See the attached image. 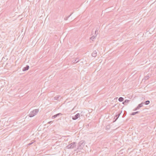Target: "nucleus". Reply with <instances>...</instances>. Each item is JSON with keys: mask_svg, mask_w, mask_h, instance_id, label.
Here are the masks:
<instances>
[{"mask_svg": "<svg viewBox=\"0 0 156 156\" xmlns=\"http://www.w3.org/2000/svg\"><path fill=\"white\" fill-rule=\"evenodd\" d=\"M29 66L27 65V66H26V67L23 68V71H24L27 70L29 69Z\"/></svg>", "mask_w": 156, "mask_h": 156, "instance_id": "6e6552de", "label": "nucleus"}, {"mask_svg": "<svg viewBox=\"0 0 156 156\" xmlns=\"http://www.w3.org/2000/svg\"><path fill=\"white\" fill-rule=\"evenodd\" d=\"M51 122V121L49 122H48V123L49 124V123H50Z\"/></svg>", "mask_w": 156, "mask_h": 156, "instance_id": "5701e85b", "label": "nucleus"}, {"mask_svg": "<svg viewBox=\"0 0 156 156\" xmlns=\"http://www.w3.org/2000/svg\"><path fill=\"white\" fill-rule=\"evenodd\" d=\"M139 112L137 111L135 112H133L131 113V115H134L137 114Z\"/></svg>", "mask_w": 156, "mask_h": 156, "instance_id": "2eb2a0df", "label": "nucleus"}, {"mask_svg": "<svg viewBox=\"0 0 156 156\" xmlns=\"http://www.w3.org/2000/svg\"><path fill=\"white\" fill-rule=\"evenodd\" d=\"M118 100L120 102H122L124 100V98L122 97H120L119 98Z\"/></svg>", "mask_w": 156, "mask_h": 156, "instance_id": "f8f14e48", "label": "nucleus"}, {"mask_svg": "<svg viewBox=\"0 0 156 156\" xmlns=\"http://www.w3.org/2000/svg\"><path fill=\"white\" fill-rule=\"evenodd\" d=\"M130 101L128 100H126L125 101L122 102V104H124L125 105H127L128 103Z\"/></svg>", "mask_w": 156, "mask_h": 156, "instance_id": "1a4fd4ad", "label": "nucleus"}, {"mask_svg": "<svg viewBox=\"0 0 156 156\" xmlns=\"http://www.w3.org/2000/svg\"><path fill=\"white\" fill-rule=\"evenodd\" d=\"M72 13L68 17H66V18H64V20H67L72 15Z\"/></svg>", "mask_w": 156, "mask_h": 156, "instance_id": "6ab92c4d", "label": "nucleus"}, {"mask_svg": "<svg viewBox=\"0 0 156 156\" xmlns=\"http://www.w3.org/2000/svg\"><path fill=\"white\" fill-rule=\"evenodd\" d=\"M150 101H147L145 102L144 103L146 105H148L150 103Z\"/></svg>", "mask_w": 156, "mask_h": 156, "instance_id": "dca6fc26", "label": "nucleus"}, {"mask_svg": "<svg viewBox=\"0 0 156 156\" xmlns=\"http://www.w3.org/2000/svg\"><path fill=\"white\" fill-rule=\"evenodd\" d=\"M95 37L94 36H92L90 37V39L93 41L95 39Z\"/></svg>", "mask_w": 156, "mask_h": 156, "instance_id": "a211bd4d", "label": "nucleus"}, {"mask_svg": "<svg viewBox=\"0 0 156 156\" xmlns=\"http://www.w3.org/2000/svg\"><path fill=\"white\" fill-rule=\"evenodd\" d=\"M33 143H34V142H32V143H30L29 144H28V146L30 145H31L32 144H33Z\"/></svg>", "mask_w": 156, "mask_h": 156, "instance_id": "4be33fe9", "label": "nucleus"}, {"mask_svg": "<svg viewBox=\"0 0 156 156\" xmlns=\"http://www.w3.org/2000/svg\"><path fill=\"white\" fill-rule=\"evenodd\" d=\"M110 126L108 125L106 126L105 129L106 130H108L110 129Z\"/></svg>", "mask_w": 156, "mask_h": 156, "instance_id": "f3484780", "label": "nucleus"}, {"mask_svg": "<svg viewBox=\"0 0 156 156\" xmlns=\"http://www.w3.org/2000/svg\"><path fill=\"white\" fill-rule=\"evenodd\" d=\"M85 143L84 141H80L78 144V148L80 149H82L85 145Z\"/></svg>", "mask_w": 156, "mask_h": 156, "instance_id": "f03ea898", "label": "nucleus"}, {"mask_svg": "<svg viewBox=\"0 0 156 156\" xmlns=\"http://www.w3.org/2000/svg\"><path fill=\"white\" fill-rule=\"evenodd\" d=\"M122 112V111H121L120 112H118L117 113H116V115H115L114 118V119H115L114 122L119 117V115H120V114H121Z\"/></svg>", "mask_w": 156, "mask_h": 156, "instance_id": "20e7f679", "label": "nucleus"}, {"mask_svg": "<svg viewBox=\"0 0 156 156\" xmlns=\"http://www.w3.org/2000/svg\"><path fill=\"white\" fill-rule=\"evenodd\" d=\"M76 143L75 142H73L71 144H69L67 146L68 148H73L76 145Z\"/></svg>", "mask_w": 156, "mask_h": 156, "instance_id": "7ed1b4c3", "label": "nucleus"}, {"mask_svg": "<svg viewBox=\"0 0 156 156\" xmlns=\"http://www.w3.org/2000/svg\"><path fill=\"white\" fill-rule=\"evenodd\" d=\"M149 76H145L144 78L143 79V80H147V79H149Z\"/></svg>", "mask_w": 156, "mask_h": 156, "instance_id": "ddd939ff", "label": "nucleus"}, {"mask_svg": "<svg viewBox=\"0 0 156 156\" xmlns=\"http://www.w3.org/2000/svg\"><path fill=\"white\" fill-rule=\"evenodd\" d=\"M60 97V96H56L54 98V99L56 100H59V99Z\"/></svg>", "mask_w": 156, "mask_h": 156, "instance_id": "4468645a", "label": "nucleus"}, {"mask_svg": "<svg viewBox=\"0 0 156 156\" xmlns=\"http://www.w3.org/2000/svg\"><path fill=\"white\" fill-rule=\"evenodd\" d=\"M38 109H35L30 112L29 116L30 117H32L35 115L39 112Z\"/></svg>", "mask_w": 156, "mask_h": 156, "instance_id": "f257e3e1", "label": "nucleus"}, {"mask_svg": "<svg viewBox=\"0 0 156 156\" xmlns=\"http://www.w3.org/2000/svg\"><path fill=\"white\" fill-rule=\"evenodd\" d=\"M56 117H56V115H54L53 116H52V119H55V118H56Z\"/></svg>", "mask_w": 156, "mask_h": 156, "instance_id": "412c9836", "label": "nucleus"}, {"mask_svg": "<svg viewBox=\"0 0 156 156\" xmlns=\"http://www.w3.org/2000/svg\"><path fill=\"white\" fill-rule=\"evenodd\" d=\"M55 115H56V117H57L58 116H59L60 115H62V114L61 113H58V114H56Z\"/></svg>", "mask_w": 156, "mask_h": 156, "instance_id": "aec40b11", "label": "nucleus"}, {"mask_svg": "<svg viewBox=\"0 0 156 156\" xmlns=\"http://www.w3.org/2000/svg\"><path fill=\"white\" fill-rule=\"evenodd\" d=\"M98 29L97 28L96 29V30L95 31V34L93 35V36H94L95 38L96 37L97 35L98 34V33H97V31H98Z\"/></svg>", "mask_w": 156, "mask_h": 156, "instance_id": "9d476101", "label": "nucleus"}, {"mask_svg": "<svg viewBox=\"0 0 156 156\" xmlns=\"http://www.w3.org/2000/svg\"><path fill=\"white\" fill-rule=\"evenodd\" d=\"M92 56L93 57H96L97 56V52L96 50L94 51L92 53Z\"/></svg>", "mask_w": 156, "mask_h": 156, "instance_id": "0eeeda50", "label": "nucleus"}, {"mask_svg": "<svg viewBox=\"0 0 156 156\" xmlns=\"http://www.w3.org/2000/svg\"><path fill=\"white\" fill-rule=\"evenodd\" d=\"M80 115L79 113L77 114L75 116L72 117L73 119L75 120L77 119L79 117Z\"/></svg>", "mask_w": 156, "mask_h": 156, "instance_id": "423d86ee", "label": "nucleus"}, {"mask_svg": "<svg viewBox=\"0 0 156 156\" xmlns=\"http://www.w3.org/2000/svg\"><path fill=\"white\" fill-rule=\"evenodd\" d=\"M143 103H142L141 104H139L137 107L135 108L134 110L133 111H136L137 109H139L140 108L142 107L143 106Z\"/></svg>", "mask_w": 156, "mask_h": 156, "instance_id": "39448f33", "label": "nucleus"}, {"mask_svg": "<svg viewBox=\"0 0 156 156\" xmlns=\"http://www.w3.org/2000/svg\"><path fill=\"white\" fill-rule=\"evenodd\" d=\"M78 58H76V59L74 61H72V62H73V63H77L79 61V60H78Z\"/></svg>", "mask_w": 156, "mask_h": 156, "instance_id": "9b49d317", "label": "nucleus"}]
</instances>
